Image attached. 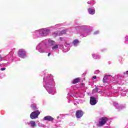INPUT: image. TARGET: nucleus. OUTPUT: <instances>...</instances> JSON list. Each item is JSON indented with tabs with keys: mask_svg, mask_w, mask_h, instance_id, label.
I'll return each mask as SVG.
<instances>
[{
	"mask_svg": "<svg viewBox=\"0 0 128 128\" xmlns=\"http://www.w3.org/2000/svg\"><path fill=\"white\" fill-rule=\"evenodd\" d=\"M108 120V118L104 116L99 119L98 126H102L104 124H106V122Z\"/></svg>",
	"mask_w": 128,
	"mask_h": 128,
	"instance_id": "f257e3e1",
	"label": "nucleus"
},
{
	"mask_svg": "<svg viewBox=\"0 0 128 128\" xmlns=\"http://www.w3.org/2000/svg\"><path fill=\"white\" fill-rule=\"evenodd\" d=\"M40 112L38 110L34 111L32 112L30 114V118L32 120H35L36 118H38V116H40Z\"/></svg>",
	"mask_w": 128,
	"mask_h": 128,
	"instance_id": "f03ea898",
	"label": "nucleus"
},
{
	"mask_svg": "<svg viewBox=\"0 0 128 128\" xmlns=\"http://www.w3.org/2000/svg\"><path fill=\"white\" fill-rule=\"evenodd\" d=\"M84 116V112L82 110H78L76 113V118H80Z\"/></svg>",
	"mask_w": 128,
	"mask_h": 128,
	"instance_id": "7ed1b4c3",
	"label": "nucleus"
},
{
	"mask_svg": "<svg viewBox=\"0 0 128 128\" xmlns=\"http://www.w3.org/2000/svg\"><path fill=\"white\" fill-rule=\"evenodd\" d=\"M18 56H20V58H24L26 56V51L22 49L20 50L18 52Z\"/></svg>",
	"mask_w": 128,
	"mask_h": 128,
	"instance_id": "20e7f679",
	"label": "nucleus"
},
{
	"mask_svg": "<svg viewBox=\"0 0 128 128\" xmlns=\"http://www.w3.org/2000/svg\"><path fill=\"white\" fill-rule=\"evenodd\" d=\"M44 120H48V122H52L54 120V118L50 116H44L43 118Z\"/></svg>",
	"mask_w": 128,
	"mask_h": 128,
	"instance_id": "39448f33",
	"label": "nucleus"
},
{
	"mask_svg": "<svg viewBox=\"0 0 128 128\" xmlns=\"http://www.w3.org/2000/svg\"><path fill=\"white\" fill-rule=\"evenodd\" d=\"M90 104L92 106H94V104H96V98L94 97H90Z\"/></svg>",
	"mask_w": 128,
	"mask_h": 128,
	"instance_id": "423d86ee",
	"label": "nucleus"
},
{
	"mask_svg": "<svg viewBox=\"0 0 128 128\" xmlns=\"http://www.w3.org/2000/svg\"><path fill=\"white\" fill-rule=\"evenodd\" d=\"M108 76H110V74L104 76L102 80V82H104V84H106V82H108V81H104V80H108Z\"/></svg>",
	"mask_w": 128,
	"mask_h": 128,
	"instance_id": "0eeeda50",
	"label": "nucleus"
},
{
	"mask_svg": "<svg viewBox=\"0 0 128 128\" xmlns=\"http://www.w3.org/2000/svg\"><path fill=\"white\" fill-rule=\"evenodd\" d=\"M48 30H42L40 33L41 36H46L48 34Z\"/></svg>",
	"mask_w": 128,
	"mask_h": 128,
	"instance_id": "6e6552de",
	"label": "nucleus"
},
{
	"mask_svg": "<svg viewBox=\"0 0 128 128\" xmlns=\"http://www.w3.org/2000/svg\"><path fill=\"white\" fill-rule=\"evenodd\" d=\"M88 12L90 14H94V12H96V10L92 8H89L88 9Z\"/></svg>",
	"mask_w": 128,
	"mask_h": 128,
	"instance_id": "1a4fd4ad",
	"label": "nucleus"
},
{
	"mask_svg": "<svg viewBox=\"0 0 128 128\" xmlns=\"http://www.w3.org/2000/svg\"><path fill=\"white\" fill-rule=\"evenodd\" d=\"M80 78H76L74 79L72 81V84H78V82H80Z\"/></svg>",
	"mask_w": 128,
	"mask_h": 128,
	"instance_id": "9d476101",
	"label": "nucleus"
},
{
	"mask_svg": "<svg viewBox=\"0 0 128 128\" xmlns=\"http://www.w3.org/2000/svg\"><path fill=\"white\" fill-rule=\"evenodd\" d=\"M30 124L32 128H34V126H36L35 121L31 120V121H30Z\"/></svg>",
	"mask_w": 128,
	"mask_h": 128,
	"instance_id": "9b49d317",
	"label": "nucleus"
},
{
	"mask_svg": "<svg viewBox=\"0 0 128 128\" xmlns=\"http://www.w3.org/2000/svg\"><path fill=\"white\" fill-rule=\"evenodd\" d=\"M31 108H32V110H36V105L35 104H32L31 105Z\"/></svg>",
	"mask_w": 128,
	"mask_h": 128,
	"instance_id": "f8f14e48",
	"label": "nucleus"
},
{
	"mask_svg": "<svg viewBox=\"0 0 128 128\" xmlns=\"http://www.w3.org/2000/svg\"><path fill=\"white\" fill-rule=\"evenodd\" d=\"M66 34V30H62L60 32L59 36H62V34Z\"/></svg>",
	"mask_w": 128,
	"mask_h": 128,
	"instance_id": "ddd939ff",
	"label": "nucleus"
},
{
	"mask_svg": "<svg viewBox=\"0 0 128 128\" xmlns=\"http://www.w3.org/2000/svg\"><path fill=\"white\" fill-rule=\"evenodd\" d=\"M48 42L51 44V46H54V41H52V40H49Z\"/></svg>",
	"mask_w": 128,
	"mask_h": 128,
	"instance_id": "4468645a",
	"label": "nucleus"
},
{
	"mask_svg": "<svg viewBox=\"0 0 128 128\" xmlns=\"http://www.w3.org/2000/svg\"><path fill=\"white\" fill-rule=\"evenodd\" d=\"M73 44L74 46H76L78 44V40H76L73 42Z\"/></svg>",
	"mask_w": 128,
	"mask_h": 128,
	"instance_id": "2eb2a0df",
	"label": "nucleus"
},
{
	"mask_svg": "<svg viewBox=\"0 0 128 128\" xmlns=\"http://www.w3.org/2000/svg\"><path fill=\"white\" fill-rule=\"evenodd\" d=\"M58 48V44H56L53 47H52V50H56V48Z\"/></svg>",
	"mask_w": 128,
	"mask_h": 128,
	"instance_id": "dca6fc26",
	"label": "nucleus"
},
{
	"mask_svg": "<svg viewBox=\"0 0 128 128\" xmlns=\"http://www.w3.org/2000/svg\"><path fill=\"white\" fill-rule=\"evenodd\" d=\"M60 42H62V40H64V38L60 37Z\"/></svg>",
	"mask_w": 128,
	"mask_h": 128,
	"instance_id": "f3484780",
	"label": "nucleus"
},
{
	"mask_svg": "<svg viewBox=\"0 0 128 128\" xmlns=\"http://www.w3.org/2000/svg\"><path fill=\"white\" fill-rule=\"evenodd\" d=\"M94 90L95 92H98V88H94Z\"/></svg>",
	"mask_w": 128,
	"mask_h": 128,
	"instance_id": "a211bd4d",
	"label": "nucleus"
},
{
	"mask_svg": "<svg viewBox=\"0 0 128 128\" xmlns=\"http://www.w3.org/2000/svg\"><path fill=\"white\" fill-rule=\"evenodd\" d=\"M0 70H6V68H1Z\"/></svg>",
	"mask_w": 128,
	"mask_h": 128,
	"instance_id": "6ab92c4d",
	"label": "nucleus"
},
{
	"mask_svg": "<svg viewBox=\"0 0 128 128\" xmlns=\"http://www.w3.org/2000/svg\"><path fill=\"white\" fill-rule=\"evenodd\" d=\"M92 78H94V80H96V76H94L92 77Z\"/></svg>",
	"mask_w": 128,
	"mask_h": 128,
	"instance_id": "aec40b11",
	"label": "nucleus"
},
{
	"mask_svg": "<svg viewBox=\"0 0 128 128\" xmlns=\"http://www.w3.org/2000/svg\"><path fill=\"white\" fill-rule=\"evenodd\" d=\"M98 58H100L99 56H96V58H94V60H98Z\"/></svg>",
	"mask_w": 128,
	"mask_h": 128,
	"instance_id": "412c9836",
	"label": "nucleus"
},
{
	"mask_svg": "<svg viewBox=\"0 0 128 128\" xmlns=\"http://www.w3.org/2000/svg\"><path fill=\"white\" fill-rule=\"evenodd\" d=\"M66 44H68V46H70V44L66 43V42H65Z\"/></svg>",
	"mask_w": 128,
	"mask_h": 128,
	"instance_id": "4be33fe9",
	"label": "nucleus"
},
{
	"mask_svg": "<svg viewBox=\"0 0 128 128\" xmlns=\"http://www.w3.org/2000/svg\"><path fill=\"white\" fill-rule=\"evenodd\" d=\"M126 74H128V70L126 72Z\"/></svg>",
	"mask_w": 128,
	"mask_h": 128,
	"instance_id": "5701e85b",
	"label": "nucleus"
},
{
	"mask_svg": "<svg viewBox=\"0 0 128 128\" xmlns=\"http://www.w3.org/2000/svg\"><path fill=\"white\" fill-rule=\"evenodd\" d=\"M50 56V53L49 52V53L48 54V56Z\"/></svg>",
	"mask_w": 128,
	"mask_h": 128,
	"instance_id": "b1692460",
	"label": "nucleus"
},
{
	"mask_svg": "<svg viewBox=\"0 0 128 128\" xmlns=\"http://www.w3.org/2000/svg\"><path fill=\"white\" fill-rule=\"evenodd\" d=\"M105 82H108V80H104Z\"/></svg>",
	"mask_w": 128,
	"mask_h": 128,
	"instance_id": "393cba45",
	"label": "nucleus"
},
{
	"mask_svg": "<svg viewBox=\"0 0 128 128\" xmlns=\"http://www.w3.org/2000/svg\"><path fill=\"white\" fill-rule=\"evenodd\" d=\"M98 32H96V34H98Z\"/></svg>",
	"mask_w": 128,
	"mask_h": 128,
	"instance_id": "a878e982",
	"label": "nucleus"
}]
</instances>
